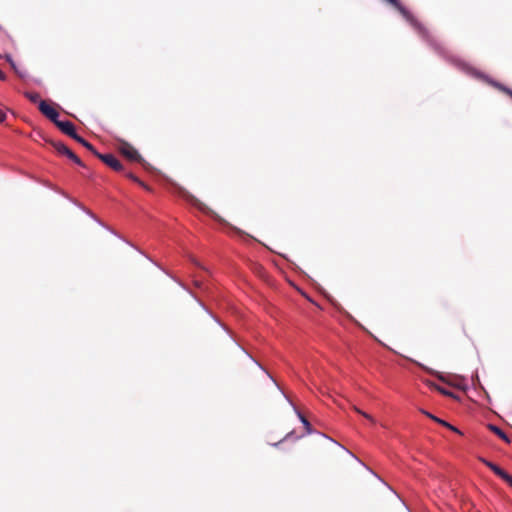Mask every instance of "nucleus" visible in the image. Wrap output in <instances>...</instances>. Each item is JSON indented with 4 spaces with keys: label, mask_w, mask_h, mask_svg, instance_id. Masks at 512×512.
I'll list each match as a JSON object with an SVG mask.
<instances>
[{
    "label": "nucleus",
    "mask_w": 512,
    "mask_h": 512,
    "mask_svg": "<svg viewBox=\"0 0 512 512\" xmlns=\"http://www.w3.org/2000/svg\"><path fill=\"white\" fill-rule=\"evenodd\" d=\"M298 416H299V418H300L301 422L304 424V426H305V428H306L307 432H308V433H310V431H311V425H310V423L308 422V420H307V419H306V418H305L301 413H298Z\"/></svg>",
    "instance_id": "obj_15"
},
{
    "label": "nucleus",
    "mask_w": 512,
    "mask_h": 512,
    "mask_svg": "<svg viewBox=\"0 0 512 512\" xmlns=\"http://www.w3.org/2000/svg\"><path fill=\"white\" fill-rule=\"evenodd\" d=\"M5 78H6V76H5L4 72H2L0 70V80H5Z\"/></svg>",
    "instance_id": "obj_28"
},
{
    "label": "nucleus",
    "mask_w": 512,
    "mask_h": 512,
    "mask_svg": "<svg viewBox=\"0 0 512 512\" xmlns=\"http://www.w3.org/2000/svg\"><path fill=\"white\" fill-rule=\"evenodd\" d=\"M75 141H77L78 143H80L81 145H83L85 148H87L89 151H91L95 156L96 154L98 153L94 146L89 143L88 141H86L83 137H81L80 135H76L74 138H73Z\"/></svg>",
    "instance_id": "obj_8"
},
{
    "label": "nucleus",
    "mask_w": 512,
    "mask_h": 512,
    "mask_svg": "<svg viewBox=\"0 0 512 512\" xmlns=\"http://www.w3.org/2000/svg\"><path fill=\"white\" fill-rule=\"evenodd\" d=\"M386 1L394 6L408 22H410L416 29H418L419 33H421L423 36L427 35V30L417 22L414 16L399 2V0Z\"/></svg>",
    "instance_id": "obj_2"
},
{
    "label": "nucleus",
    "mask_w": 512,
    "mask_h": 512,
    "mask_svg": "<svg viewBox=\"0 0 512 512\" xmlns=\"http://www.w3.org/2000/svg\"><path fill=\"white\" fill-rule=\"evenodd\" d=\"M489 429L494 432L497 436H499L501 439H503L505 442L509 443L510 442V439L508 438V436L505 434V432L503 430H501L499 427L495 426V425H492L490 424L489 425Z\"/></svg>",
    "instance_id": "obj_9"
},
{
    "label": "nucleus",
    "mask_w": 512,
    "mask_h": 512,
    "mask_svg": "<svg viewBox=\"0 0 512 512\" xmlns=\"http://www.w3.org/2000/svg\"><path fill=\"white\" fill-rule=\"evenodd\" d=\"M298 416H299V418H300L301 422L304 424V426H305V428H306L307 432H308V433H310V431H311V425H310V423L308 422V420H307V419H306V418H305L301 413H298Z\"/></svg>",
    "instance_id": "obj_14"
},
{
    "label": "nucleus",
    "mask_w": 512,
    "mask_h": 512,
    "mask_svg": "<svg viewBox=\"0 0 512 512\" xmlns=\"http://www.w3.org/2000/svg\"><path fill=\"white\" fill-rule=\"evenodd\" d=\"M64 134L68 135L71 138H74L77 133L75 131V126L70 121H60L57 120L54 123Z\"/></svg>",
    "instance_id": "obj_5"
},
{
    "label": "nucleus",
    "mask_w": 512,
    "mask_h": 512,
    "mask_svg": "<svg viewBox=\"0 0 512 512\" xmlns=\"http://www.w3.org/2000/svg\"><path fill=\"white\" fill-rule=\"evenodd\" d=\"M481 461H482V462H483L487 467H489L490 469H492V467H494V466H495V464H494V463H492V462H490V461H488V460H486V459H481Z\"/></svg>",
    "instance_id": "obj_25"
},
{
    "label": "nucleus",
    "mask_w": 512,
    "mask_h": 512,
    "mask_svg": "<svg viewBox=\"0 0 512 512\" xmlns=\"http://www.w3.org/2000/svg\"><path fill=\"white\" fill-rule=\"evenodd\" d=\"M442 425H443V426H445V427H447V428H449V429H451L452 431H455V432H457V433H460V431H459L456 427L452 426L451 424H449V423H448V422H446V421H444Z\"/></svg>",
    "instance_id": "obj_23"
},
{
    "label": "nucleus",
    "mask_w": 512,
    "mask_h": 512,
    "mask_svg": "<svg viewBox=\"0 0 512 512\" xmlns=\"http://www.w3.org/2000/svg\"><path fill=\"white\" fill-rule=\"evenodd\" d=\"M70 160H72L74 163H76L79 166L84 167V163L81 161V159L74 153H70L69 157Z\"/></svg>",
    "instance_id": "obj_13"
},
{
    "label": "nucleus",
    "mask_w": 512,
    "mask_h": 512,
    "mask_svg": "<svg viewBox=\"0 0 512 512\" xmlns=\"http://www.w3.org/2000/svg\"><path fill=\"white\" fill-rule=\"evenodd\" d=\"M442 425H443V426H445V427H447V428H449V429H451L452 431H455V432H457V433H460V431H459L456 427L452 426L451 424H449V423H448V422H446V421H444Z\"/></svg>",
    "instance_id": "obj_22"
},
{
    "label": "nucleus",
    "mask_w": 512,
    "mask_h": 512,
    "mask_svg": "<svg viewBox=\"0 0 512 512\" xmlns=\"http://www.w3.org/2000/svg\"><path fill=\"white\" fill-rule=\"evenodd\" d=\"M39 110L40 112L46 116L49 120L55 123L58 120L59 113L55 109V107L48 103L45 100L39 101Z\"/></svg>",
    "instance_id": "obj_3"
},
{
    "label": "nucleus",
    "mask_w": 512,
    "mask_h": 512,
    "mask_svg": "<svg viewBox=\"0 0 512 512\" xmlns=\"http://www.w3.org/2000/svg\"><path fill=\"white\" fill-rule=\"evenodd\" d=\"M6 119V113L0 110V123L4 122Z\"/></svg>",
    "instance_id": "obj_26"
},
{
    "label": "nucleus",
    "mask_w": 512,
    "mask_h": 512,
    "mask_svg": "<svg viewBox=\"0 0 512 512\" xmlns=\"http://www.w3.org/2000/svg\"><path fill=\"white\" fill-rule=\"evenodd\" d=\"M423 413H424L427 417L431 418L432 420H434L435 422H437V423H439V424H441V425H442V424H443V422H444V420H442V419H440V418H438V417H436V416H434V415L430 414L429 412L423 411Z\"/></svg>",
    "instance_id": "obj_16"
},
{
    "label": "nucleus",
    "mask_w": 512,
    "mask_h": 512,
    "mask_svg": "<svg viewBox=\"0 0 512 512\" xmlns=\"http://www.w3.org/2000/svg\"><path fill=\"white\" fill-rule=\"evenodd\" d=\"M438 390L440 393L444 394V395H447V396H453V393L452 392H449L447 390H445L444 388H440L438 387Z\"/></svg>",
    "instance_id": "obj_24"
},
{
    "label": "nucleus",
    "mask_w": 512,
    "mask_h": 512,
    "mask_svg": "<svg viewBox=\"0 0 512 512\" xmlns=\"http://www.w3.org/2000/svg\"><path fill=\"white\" fill-rule=\"evenodd\" d=\"M118 151L129 161L140 163L144 168H147L148 163L146 160L143 159L137 149L130 143L126 141H120L118 144Z\"/></svg>",
    "instance_id": "obj_1"
},
{
    "label": "nucleus",
    "mask_w": 512,
    "mask_h": 512,
    "mask_svg": "<svg viewBox=\"0 0 512 512\" xmlns=\"http://www.w3.org/2000/svg\"><path fill=\"white\" fill-rule=\"evenodd\" d=\"M491 470H492V471H493L497 476H499L500 478H501V476H503V474H504V472H505L502 468H500V467H499V466H497L496 464H495V466H494V467H492V469H491Z\"/></svg>",
    "instance_id": "obj_17"
},
{
    "label": "nucleus",
    "mask_w": 512,
    "mask_h": 512,
    "mask_svg": "<svg viewBox=\"0 0 512 512\" xmlns=\"http://www.w3.org/2000/svg\"><path fill=\"white\" fill-rule=\"evenodd\" d=\"M501 479H503L506 483H508L512 487V476L509 475L506 471L504 472L503 476H501Z\"/></svg>",
    "instance_id": "obj_18"
},
{
    "label": "nucleus",
    "mask_w": 512,
    "mask_h": 512,
    "mask_svg": "<svg viewBox=\"0 0 512 512\" xmlns=\"http://www.w3.org/2000/svg\"><path fill=\"white\" fill-rule=\"evenodd\" d=\"M141 187H143L145 190L147 191H151V188L146 185L143 181H141V183H138Z\"/></svg>",
    "instance_id": "obj_27"
},
{
    "label": "nucleus",
    "mask_w": 512,
    "mask_h": 512,
    "mask_svg": "<svg viewBox=\"0 0 512 512\" xmlns=\"http://www.w3.org/2000/svg\"><path fill=\"white\" fill-rule=\"evenodd\" d=\"M190 200H191V202H192L195 206H197L200 210H202V211H206L207 207H206L203 203H201L198 199H196L195 197L191 196V197H190Z\"/></svg>",
    "instance_id": "obj_12"
},
{
    "label": "nucleus",
    "mask_w": 512,
    "mask_h": 512,
    "mask_svg": "<svg viewBox=\"0 0 512 512\" xmlns=\"http://www.w3.org/2000/svg\"><path fill=\"white\" fill-rule=\"evenodd\" d=\"M501 479H503L506 483H508L512 487V476L509 475L506 471L504 472L503 476H501Z\"/></svg>",
    "instance_id": "obj_19"
},
{
    "label": "nucleus",
    "mask_w": 512,
    "mask_h": 512,
    "mask_svg": "<svg viewBox=\"0 0 512 512\" xmlns=\"http://www.w3.org/2000/svg\"><path fill=\"white\" fill-rule=\"evenodd\" d=\"M25 96L33 103H37L40 100V95L38 93H35V92H26L25 93Z\"/></svg>",
    "instance_id": "obj_10"
},
{
    "label": "nucleus",
    "mask_w": 512,
    "mask_h": 512,
    "mask_svg": "<svg viewBox=\"0 0 512 512\" xmlns=\"http://www.w3.org/2000/svg\"><path fill=\"white\" fill-rule=\"evenodd\" d=\"M49 143L52 145V147L57 151L58 154L69 157L71 151L64 143L60 141H54L51 140Z\"/></svg>",
    "instance_id": "obj_6"
},
{
    "label": "nucleus",
    "mask_w": 512,
    "mask_h": 512,
    "mask_svg": "<svg viewBox=\"0 0 512 512\" xmlns=\"http://www.w3.org/2000/svg\"><path fill=\"white\" fill-rule=\"evenodd\" d=\"M488 83L493 86L494 88H496L497 90L505 93L506 95H508L511 99H512V90L508 87H506L505 85L497 82V81H494V80H488Z\"/></svg>",
    "instance_id": "obj_7"
},
{
    "label": "nucleus",
    "mask_w": 512,
    "mask_h": 512,
    "mask_svg": "<svg viewBox=\"0 0 512 512\" xmlns=\"http://www.w3.org/2000/svg\"><path fill=\"white\" fill-rule=\"evenodd\" d=\"M96 157L99 158L102 162H104L107 166H109L114 171L120 172V171H123V169H124L121 162L113 154L97 153Z\"/></svg>",
    "instance_id": "obj_4"
},
{
    "label": "nucleus",
    "mask_w": 512,
    "mask_h": 512,
    "mask_svg": "<svg viewBox=\"0 0 512 512\" xmlns=\"http://www.w3.org/2000/svg\"><path fill=\"white\" fill-rule=\"evenodd\" d=\"M354 410H355L357 413H359V414H361L362 416H364L365 418H367L368 420H370V421L374 422V419H373V418H372V416H370L369 414H367V413H365V412L361 411V410H360V409H358L357 407H354Z\"/></svg>",
    "instance_id": "obj_20"
},
{
    "label": "nucleus",
    "mask_w": 512,
    "mask_h": 512,
    "mask_svg": "<svg viewBox=\"0 0 512 512\" xmlns=\"http://www.w3.org/2000/svg\"><path fill=\"white\" fill-rule=\"evenodd\" d=\"M7 60L10 62V64H11V66H12L13 70L15 71V73H17V74H18V76H19L20 78H25V77H26V72H22V71H20V70L16 67L15 63L12 61V59H11V57H10V56H7Z\"/></svg>",
    "instance_id": "obj_11"
},
{
    "label": "nucleus",
    "mask_w": 512,
    "mask_h": 512,
    "mask_svg": "<svg viewBox=\"0 0 512 512\" xmlns=\"http://www.w3.org/2000/svg\"><path fill=\"white\" fill-rule=\"evenodd\" d=\"M125 175L127 178L131 179L132 181H134L136 183H141V180L137 176H135L133 173L128 172Z\"/></svg>",
    "instance_id": "obj_21"
}]
</instances>
